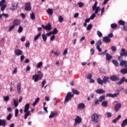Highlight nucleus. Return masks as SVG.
<instances>
[{
    "label": "nucleus",
    "mask_w": 127,
    "mask_h": 127,
    "mask_svg": "<svg viewBox=\"0 0 127 127\" xmlns=\"http://www.w3.org/2000/svg\"><path fill=\"white\" fill-rule=\"evenodd\" d=\"M101 115H99L97 113H94L91 115V122L95 124H99V119L101 118Z\"/></svg>",
    "instance_id": "nucleus-1"
},
{
    "label": "nucleus",
    "mask_w": 127,
    "mask_h": 127,
    "mask_svg": "<svg viewBox=\"0 0 127 127\" xmlns=\"http://www.w3.org/2000/svg\"><path fill=\"white\" fill-rule=\"evenodd\" d=\"M24 113H25L24 115V119L26 120L29 116H30V111H29V103H27L24 107Z\"/></svg>",
    "instance_id": "nucleus-2"
},
{
    "label": "nucleus",
    "mask_w": 127,
    "mask_h": 127,
    "mask_svg": "<svg viewBox=\"0 0 127 127\" xmlns=\"http://www.w3.org/2000/svg\"><path fill=\"white\" fill-rule=\"evenodd\" d=\"M74 124L73 125L74 127H76L77 125H80L82 123V118L79 116H77L74 120Z\"/></svg>",
    "instance_id": "nucleus-3"
},
{
    "label": "nucleus",
    "mask_w": 127,
    "mask_h": 127,
    "mask_svg": "<svg viewBox=\"0 0 127 127\" xmlns=\"http://www.w3.org/2000/svg\"><path fill=\"white\" fill-rule=\"evenodd\" d=\"M73 97H74L73 94H71V92H68L65 97L64 103H67L69 102V101H70V99H72V98H73Z\"/></svg>",
    "instance_id": "nucleus-4"
},
{
    "label": "nucleus",
    "mask_w": 127,
    "mask_h": 127,
    "mask_svg": "<svg viewBox=\"0 0 127 127\" xmlns=\"http://www.w3.org/2000/svg\"><path fill=\"white\" fill-rule=\"evenodd\" d=\"M4 2H5V0H1L0 1V7H1V11H3V10L5 9V7H6V4H4Z\"/></svg>",
    "instance_id": "nucleus-5"
},
{
    "label": "nucleus",
    "mask_w": 127,
    "mask_h": 127,
    "mask_svg": "<svg viewBox=\"0 0 127 127\" xmlns=\"http://www.w3.org/2000/svg\"><path fill=\"white\" fill-rule=\"evenodd\" d=\"M97 4H98V2L96 1L94 5L92 6V10H95V14H98V12H99V9H100V7L99 6L97 7Z\"/></svg>",
    "instance_id": "nucleus-6"
},
{
    "label": "nucleus",
    "mask_w": 127,
    "mask_h": 127,
    "mask_svg": "<svg viewBox=\"0 0 127 127\" xmlns=\"http://www.w3.org/2000/svg\"><path fill=\"white\" fill-rule=\"evenodd\" d=\"M42 27L45 30L48 31H50L51 30V28L52 27V25L50 23H49L46 26H44V25H42Z\"/></svg>",
    "instance_id": "nucleus-7"
},
{
    "label": "nucleus",
    "mask_w": 127,
    "mask_h": 127,
    "mask_svg": "<svg viewBox=\"0 0 127 127\" xmlns=\"http://www.w3.org/2000/svg\"><path fill=\"white\" fill-rule=\"evenodd\" d=\"M109 79L113 81V82H117V81H120V77L117 76V75H112Z\"/></svg>",
    "instance_id": "nucleus-8"
},
{
    "label": "nucleus",
    "mask_w": 127,
    "mask_h": 127,
    "mask_svg": "<svg viewBox=\"0 0 127 127\" xmlns=\"http://www.w3.org/2000/svg\"><path fill=\"white\" fill-rule=\"evenodd\" d=\"M25 10L29 11L31 10V4L30 2H26L25 5Z\"/></svg>",
    "instance_id": "nucleus-9"
},
{
    "label": "nucleus",
    "mask_w": 127,
    "mask_h": 127,
    "mask_svg": "<svg viewBox=\"0 0 127 127\" xmlns=\"http://www.w3.org/2000/svg\"><path fill=\"white\" fill-rule=\"evenodd\" d=\"M121 57H123V56H125L127 57V50L126 51L125 49H121V52L120 53Z\"/></svg>",
    "instance_id": "nucleus-10"
},
{
    "label": "nucleus",
    "mask_w": 127,
    "mask_h": 127,
    "mask_svg": "<svg viewBox=\"0 0 127 127\" xmlns=\"http://www.w3.org/2000/svg\"><path fill=\"white\" fill-rule=\"evenodd\" d=\"M17 6H18V2L16 3H12L10 9L11 10H15V9H17Z\"/></svg>",
    "instance_id": "nucleus-11"
},
{
    "label": "nucleus",
    "mask_w": 127,
    "mask_h": 127,
    "mask_svg": "<svg viewBox=\"0 0 127 127\" xmlns=\"http://www.w3.org/2000/svg\"><path fill=\"white\" fill-rule=\"evenodd\" d=\"M121 108H122V104L120 103L116 104L114 108L115 112L120 111Z\"/></svg>",
    "instance_id": "nucleus-12"
},
{
    "label": "nucleus",
    "mask_w": 127,
    "mask_h": 127,
    "mask_svg": "<svg viewBox=\"0 0 127 127\" xmlns=\"http://www.w3.org/2000/svg\"><path fill=\"white\" fill-rule=\"evenodd\" d=\"M125 81L126 83H127V79H126L125 77H123L120 80V81L117 82V85H122V84H123V83H124Z\"/></svg>",
    "instance_id": "nucleus-13"
},
{
    "label": "nucleus",
    "mask_w": 127,
    "mask_h": 127,
    "mask_svg": "<svg viewBox=\"0 0 127 127\" xmlns=\"http://www.w3.org/2000/svg\"><path fill=\"white\" fill-rule=\"evenodd\" d=\"M111 39L108 38L107 36H105L103 39V42H105V43H110L111 42Z\"/></svg>",
    "instance_id": "nucleus-14"
},
{
    "label": "nucleus",
    "mask_w": 127,
    "mask_h": 127,
    "mask_svg": "<svg viewBox=\"0 0 127 127\" xmlns=\"http://www.w3.org/2000/svg\"><path fill=\"white\" fill-rule=\"evenodd\" d=\"M15 53L16 55H17V56H19L20 55H22L23 52L19 49H16L15 50Z\"/></svg>",
    "instance_id": "nucleus-15"
},
{
    "label": "nucleus",
    "mask_w": 127,
    "mask_h": 127,
    "mask_svg": "<svg viewBox=\"0 0 127 127\" xmlns=\"http://www.w3.org/2000/svg\"><path fill=\"white\" fill-rule=\"evenodd\" d=\"M21 22L20 21V20L19 19H15L13 21V25H14V26H17V25H19V24H20V23Z\"/></svg>",
    "instance_id": "nucleus-16"
},
{
    "label": "nucleus",
    "mask_w": 127,
    "mask_h": 127,
    "mask_svg": "<svg viewBox=\"0 0 127 127\" xmlns=\"http://www.w3.org/2000/svg\"><path fill=\"white\" fill-rule=\"evenodd\" d=\"M96 93L97 94H99L100 95H102V94H105V91L102 88H99L95 91Z\"/></svg>",
    "instance_id": "nucleus-17"
},
{
    "label": "nucleus",
    "mask_w": 127,
    "mask_h": 127,
    "mask_svg": "<svg viewBox=\"0 0 127 127\" xmlns=\"http://www.w3.org/2000/svg\"><path fill=\"white\" fill-rule=\"evenodd\" d=\"M120 66H124L125 68H127V61H126L125 60L121 61L120 62Z\"/></svg>",
    "instance_id": "nucleus-18"
},
{
    "label": "nucleus",
    "mask_w": 127,
    "mask_h": 127,
    "mask_svg": "<svg viewBox=\"0 0 127 127\" xmlns=\"http://www.w3.org/2000/svg\"><path fill=\"white\" fill-rule=\"evenodd\" d=\"M6 124V122L5 121V119H0V127H5V125Z\"/></svg>",
    "instance_id": "nucleus-19"
},
{
    "label": "nucleus",
    "mask_w": 127,
    "mask_h": 127,
    "mask_svg": "<svg viewBox=\"0 0 127 127\" xmlns=\"http://www.w3.org/2000/svg\"><path fill=\"white\" fill-rule=\"evenodd\" d=\"M32 80H34V82H37L39 80L41 79H39V76L37 74H35L33 75Z\"/></svg>",
    "instance_id": "nucleus-20"
},
{
    "label": "nucleus",
    "mask_w": 127,
    "mask_h": 127,
    "mask_svg": "<svg viewBox=\"0 0 127 127\" xmlns=\"http://www.w3.org/2000/svg\"><path fill=\"white\" fill-rule=\"evenodd\" d=\"M78 110H83L85 109V104L84 103H79L77 106Z\"/></svg>",
    "instance_id": "nucleus-21"
},
{
    "label": "nucleus",
    "mask_w": 127,
    "mask_h": 127,
    "mask_svg": "<svg viewBox=\"0 0 127 127\" xmlns=\"http://www.w3.org/2000/svg\"><path fill=\"white\" fill-rule=\"evenodd\" d=\"M112 62L113 64H114V66H115V67H119L120 64H119V62H118V61L116 60H113Z\"/></svg>",
    "instance_id": "nucleus-22"
},
{
    "label": "nucleus",
    "mask_w": 127,
    "mask_h": 127,
    "mask_svg": "<svg viewBox=\"0 0 127 127\" xmlns=\"http://www.w3.org/2000/svg\"><path fill=\"white\" fill-rule=\"evenodd\" d=\"M57 115V113L54 112V111H51V114L49 116V119H53L54 117H55Z\"/></svg>",
    "instance_id": "nucleus-23"
},
{
    "label": "nucleus",
    "mask_w": 127,
    "mask_h": 127,
    "mask_svg": "<svg viewBox=\"0 0 127 127\" xmlns=\"http://www.w3.org/2000/svg\"><path fill=\"white\" fill-rule=\"evenodd\" d=\"M71 91H72V92L73 93V94H74V95H80V91H79L74 88H72Z\"/></svg>",
    "instance_id": "nucleus-24"
},
{
    "label": "nucleus",
    "mask_w": 127,
    "mask_h": 127,
    "mask_svg": "<svg viewBox=\"0 0 127 127\" xmlns=\"http://www.w3.org/2000/svg\"><path fill=\"white\" fill-rule=\"evenodd\" d=\"M106 60L107 61H110L112 59V58H113V56H111V55L108 53L106 54Z\"/></svg>",
    "instance_id": "nucleus-25"
},
{
    "label": "nucleus",
    "mask_w": 127,
    "mask_h": 127,
    "mask_svg": "<svg viewBox=\"0 0 127 127\" xmlns=\"http://www.w3.org/2000/svg\"><path fill=\"white\" fill-rule=\"evenodd\" d=\"M39 100H40L39 97L36 98L35 102L32 104V106L33 107H35V106H36V105H37V103H38L39 102Z\"/></svg>",
    "instance_id": "nucleus-26"
},
{
    "label": "nucleus",
    "mask_w": 127,
    "mask_h": 127,
    "mask_svg": "<svg viewBox=\"0 0 127 127\" xmlns=\"http://www.w3.org/2000/svg\"><path fill=\"white\" fill-rule=\"evenodd\" d=\"M127 125V118L123 121V122L121 124V127H125Z\"/></svg>",
    "instance_id": "nucleus-27"
},
{
    "label": "nucleus",
    "mask_w": 127,
    "mask_h": 127,
    "mask_svg": "<svg viewBox=\"0 0 127 127\" xmlns=\"http://www.w3.org/2000/svg\"><path fill=\"white\" fill-rule=\"evenodd\" d=\"M110 79V77H108V76H104L102 80L103 83H107V82H108V81H109V79Z\"/></svg>",
    "instance_id": "nucleus-28"
},
{
    "label": "nucleus",
    "mask_w": 127,
    "mask_h": 127,
    "mask_svg": "<svg viewBox=\"0 0 127 127\" xmlns=\"http://www.w3.org/2000/svg\"><path fill=\"white\" fill-rule=\"evenodd\" d=\"M102 43L103 42L101 40H98L96 43V47H100V46L102 45Z\"/></svg>",
    "instance_id": "nucleus-29"
},
{
    "label": "nucleus",
    "mask_w": 127,
    "mask_h": 127,
    "mask_svg": "<svg viewBox=\"0 0 127 127\" xmlns=\"http://www.w3.org/2000/svg\"><path fill=\"white\" fill-rule=\"evenodd\" d=\"M20 86H21L20 83H18L17 89V92L18 94H20V93H21V92L20 91H21V88L20 87Z\"/></svg>",
    "instance_id": "nucleus-30"
},
{
    "label": "nucleus",
    "mask_w": 127,
    "mask_h": 127,
    "mask_svg": "<svg viewBox=\"0 0 127 127\" xmlns=\"http://www.w3.org/2000/svg\"><path fill=\"white\" fill-rule=\"evenodd\" d=\"M121 118H122V116L119 115L117 118L113 120V123H114V124H116V123H117V122H118V121H119Z\"/></svg>",
    "instance_id": "nucleus-31"
},
{
    "label": "nucleus",
    "mask_w": 127,
    "mask_h": 127,
    "mask_svg": "<svg viewBox=\"0 0 127 127\" xmlns=\"http://www.w3.org/2000/svg\"><path fill=\"white\" fill-rule=\"evenodd\" d=\"M121 73L122 74H127V68H124L120 70Z\"/></svg>",
    "instance_id": "nucleus-32"
},
{
    "label": "nucleus",
    "mask_w": 127,
    "mask_h": 127,
    "mask_svg": "<svg viewBox=\"0 0 127 127\" xmlns=\"http://www.w3.org/2000/svg\"><path fill=\"white\" fill-rule=\"evenodd\" d=\"M37 73H38V74H37V75L39 76V79L41 80L42 79V78L43 77V74L40 71H38L37 72Z\"/></svg>",
    "instance_id": "nucleus-33"
},
{
    "label": "nucleus",
    "mask_w": 127,
    "mask_h": 127,
    "mask_svg": "<svg viewBox=\"0 0 127 127\" xmlns=\"http://www.w3.org/2000/svg\"><path fill=\"white\" fill-rule=\"evenodd\" d=\"M97 82L98 83L99 85H103V83H104L103 80L100 77L97 78Z\"/></svg>",
    "instance_id": "nucleus-34"
},
{
    "label": "nucleus",
    "mask_w": 127,
    "mask_h": 127,
    "mask_svg": "<svg viewBox=\"0 0 127 127\" xmlns=\"http://www.w3.org/2000/svg\"><path fill=\"white\" fill-rule=\"evenodd\" d=\"M111 27L112 29H115L118 27V24L116 23H112L111 24Z\"/></svg>",
    "instance_id": "nucleus-35"
},
{
    "label": "nucleus",
    "mask_w": 127,
    "mask_h": 127,
    "mask_svg": "<svg viewBox=\"0 0 127 127\" xmlns=\"http://www.w3.org/2000/svg\"><path fill=\"white\" fill-rule=\"evenodd\" d=\"M47 13L49 15H52L53 14V9L49 8L47 10Z\"/></svg>",
    "instance_id": "nucleus-36"
},
{
    "label": "nucleus",
    "mask_w": 127,
    "mask_h": 127,
    "mask_svg": "<svg viewBox=\"0 0 127 127\" xmlns=\"http://www.w3.org/2000/svg\"><path fill=\"white\" fill-rule=\"evenodd\" d=\"M40 36H41V33H39L38 35H37L36 36H35L34 37V41H36V40H37V39H38V38H39V37H40Z\"/></svg>",
    "instance_id": "nucleus-37"
},
{
    "label": "nucleus",
    "mask_w": 127,
    "mask_h": 127,
    "mask_svg": "<svg viewBox=\"0 0 127 127\" xmlns=\"http://www.w3.org/2000/svg\"><path fill=\"white\" fill-rule=\"evenodd\" d=\"M52 33L53 35H54V34H57V33H58V30H57V29L55 28L52 32Z\"/></svg>",
    "instance_id": "nucleus-38"
},
{
    "label": "nucleus",
    "mask_w": 127,
    "mask_h": 127,
    "mask_svg": "<svg viewBox=\"0 0 127 127\" xmlns=\"http://www.w3.org/2000/svg\"><path fill=\"white\" fill-rule=\"evenodd\" d=\"M106 97L105 95H102L99 97V102H103L105 100Z\"/></svg>",
    "instance_id": "nucleus-39"
},
{
    "label": "nucleus",
    "mask_w": 127,
    "mask_h": 127,
    "mask_svg": "<svg viewBox=\"0 0 127 127\" xmlns=\"http://www.w3.org/2000/svg\"><path fill=\"white\" fill-rule=\"evenodd\" d=\"M58 18H59V22H62L63 21H64V18L62 17V16L60 15L58 16Z\"/></svg>",
    "instance_id": "nucleus-40"
},
{
    "label": "nucleus",
    "mask_w": 127,
    "mask_h": 127,
    "mask_svg": "<svg viewBox=\"0 0 127 127\" xmlns=\"http://www.w3.org/2000/svg\"><path fill=\"white\" fill-rule=\"evenodd\" d=\"M30 17L33 20H35V15H34V12H32V13L30 14Z\"/></svg>",
    "instance_id": "nucleus-41"
},
{
    "label": "nucleus",
    "mask_w": 127,
    "mask_h": 127,
    "mask_svg": "<svg viewBox=\"0 0 127 127\" xmlns=\"http://www.w3.org/2000/svg\"><path fill=\"white\" fill-rule=\"evenodd\" d=\"M102 107H107V106H108V102L107 101H103L102 103Z\"/></svg>",
    "instance_id": "nucleus-42"
},
{
    "label": "nucleus",
    "mask_w": 127,
    "mask_h": 127,
    "mask_svg": "<svg viewBox=\"0 0 127 127\" xmlns=\"http://www.w3.org/2000/svg\"><path fill=\"white\" fill-rule=\"evenodd\" d=\"M46 83V80H44L42 82V88H44V89H45L47 86H44V85H45Z\"/></svg>",
    "instance_id": "nucleus-43"
},
{
    "label": "nucleus",
    "mask_w": 127,
    "mask_h": 127,
    "mask_svg": "<svg viewBox=\"0 0 127 127\" xmlns=\"http://www.w3.org/2000/svg\"><path fill=\"white\" fill-rule=\"evenodd\" d=\"M92 27H93V25L92 24H90L87 26L86 29L87 30H91Z\"/></svg>",
    "instance_id": "nucleus-44"
},
{
    "label": "nucleus",
    "mask_w": 127,
    "mask_h": 127,
    "mask_svg": "<svg viewBox=\"0 0 127 127\" xmlns=\"http://www.w3.org/2000/svg\"><path fill=\"white\" fill-rule=\"evenodd\" d=\"M92 77H93V74L89 73L86 76V79H87V80H90V79H92Z\"/></svg>",
    "instance_id": "nucleus-45"
},
{
    "label": "nucleus",
    "mask_w": 127,
    "mask_h": 127,
    "mask_svg": "<svg viewBox=\"0 0 127 127\" xmlns=\"http://www.w3.org/2000/svg\"><path fill=\"white\" fill-rule=\"evenodd\" d=\"M14 106L15 107H17L18 106V101L17 100L14 99L13 100Z\"/></svg>",
    "instance_id": "nucleus-46"
},
{
    "label": "nucleus",
    "mask_w": 127,
    "mask_h": 127,
    "mask_svg": "<svg viewBox=\"0 0 127 127\" xmlns=\"http://www.w3.org/2000/svg\"><path fill=\"white\" fill-rule=\"evenodd\" d=\"M42 37L43 41H46V40H47V37L46 36V35H45V34H43L42 35Z\"/></svg>",
    "instance_id": "nucleus-47"
},
{
    "label": "nucleus",
    "mask_w": 127,
    "mask_h": 127,
    "mask_svg": "<svg viewBox=\"0 0 127 127\" xmlns=\"http://www.w3.org/2000/svg\"><path fill=\"white\" fill-rule=\"evenodd\" d=\"M119 23L120 25H123V26H125V21L122 20L119 21Z\"/></svg>",
    "instance_id": "nucleus-48"
},
{
    "label": "nucleus",
    "mask_w": 127,
    "mask_h": 127,
    "mask_svg": "<svg viewBox=\"0 0 127 127\" xmlns=\"http://www.w3.org/2000/svg\"><path fill=\"white\" fill-rule=\"evenodd\" d=\"M3 99H4V101H5V102H7L9 100V96H4Z\"/></svg>",
    "instance_id": "nucleus-49"
},
{
    "label": "nucleus",
    "mask_w": 127,
    "mask_h": 127,
    "mask_svg": "<svg viewBox=\"0 0 127 127\" xmlns=\"http://www.w3.org/2000/svg\"><path fill=\"white\" fill-rule=\"evenodd\" d=\"M22 30H23V29L22 27L20 26L18 28V33H21V32H22Z\"/></svg>",
    "instance_id": "nucleus-50"
},
{
    "label": "nucleus",
    "mask_w": 127,
    "mask_h": 127,
    "mask_svg": "<svg viewBox=\"0 0 127 127\" xmlns=\"http://www.w3.org/2000/svg\"><path fill=\"white\" fill-rule=\"evenodd\" d=\"M42 65H43V63H42V62H40L37 65V68H40L41 67V66H42Z\"/></svg>",
    "instance_id": "nucleus-51"
},
{
    "label": "nucleus",
    "mask_w": 127,
    "mask_h": 127,
    "mask_svg": "<svg viewBox=\"0 0 127 127\" xmlns=\"http://www.w3.org/2000/svg\"><path fill=\"white\" fill-rule=\"evenodd\" d=\"M97 35L99 36V37H102L103 36V34L101 31H97Z\"/></svg>",
    "instance_id": "nucleus-52"
},
{
    "label": "nucleus",
    "mask_w": 127,
    "mask_h": 127,
    "mask_svg": "<svg viewBox=\"0 0 127 127\" xmlns=\"http://www.w3.org/2000/svg\"><path fill=\"white\" fill-rule=\"evenodd\" d=\"M78 5L79 7H83L84 6V3L82 2H79L78 3Z\"/></svg>",
    "instance_id": "nucleus-53"
},
{
    "label": "nucleus",
    "mask_w": 127,
    "mask_h": 127,
    "mask_svg": "<svg viewBox=\"0 0 127 127\" xmlns=\"http://www.w3.org/2000/svg\"><path fill=\"white\" fill-rule=\"evenodd\" d=\"M29 46H30V43L29 42V41L26 42V43L25 44V47L26 48H28L29 47Z\"/></svg>",
    "instance_id": "nucleus-54"
},
{
    "label": "nucleus",
    "mask_w": 127,
    "mask_h": 127,
    "mask_svg": "<svg viewBox=\"0 0 127 127\" xmlns=\"http://www.w3.org/2000/svg\"><path fill=\"white\" fill-rule=\"evenodd\" d=\"M12 117V115L11 114H9L7 117V121H10V119H11Z\"/></svg>",
    "instance_id": "nucleus-55"
},
{
    "label": "nucleus",
    "mask_w": 127,
    "mask_h": 127,
    "mask_svg": "<svg viewBox=\"0 0 127 127\" xmlns=\"http://www.w3.org/2000/svg\"><path fill=\"white\" fill-rule=\"evenodd\" d=\"M111 49H112L113 52H115L117 50V47L113 46L111 47Z\"/></svg>",
    "instance_id": "nucleus-56"
},
{
    "label": "nucleus",
    "mask_w": 127,
    "mask_h": 127,
    "mask_svg": "<svg viewBox=\"0 0 127 127\" xmlns=\"http://www.w3.org/2000/svg\"><path fill=\"white\" fill-rule=\"evenodd\" d=\"M18 109H16L15 110V117H17V116H18Z\"/></svg>",
    "instance_id": "nucleus-57"
},
{
    "label": "nucleus",
    "mask_w": 127,
    "mask_h": 127,
    "mask_svg": "<svg viewBox=\"0 0 127 127\" xmlns=\"http://www.w3.org/2000/svg\"><path fill=\"white\" fill-rule=\"evenodd\" d=\"M119 95H120L119 93H114V94H112V98H116V97H118V96H119Z\"/></svg>",
    "instance_id": "nucleus-58"
},
{
    "label": "nucleus",
    "mask_w": 127,
    "mask_h": 127,
    "mask_svg": "<svg viewBox=\"0 0 127 127\" xmlns=\"http://www.w3.org/2000/svg\"><path fill=\"white\" fill-rule=\"evenodd\" d=\"M114 36V34H113V33H110L107 37H108V38H112Z\"/></svg>",
    "instance_id": "nucleus-59"
},
{
    "label": "nucleus",
    "mask_w": 127,
    "mask_h": 127,
    "mask_svg": "<svg viewBox=\"0 0 127 127\" xmlns=\"http://www.w3.org/2000/svg\"><path fill=\"white\" fill-rule=\"evenodd\" d=\"M106 115L108 118H111V117H112V113H111V112H107Z\"/></svg>",
    "instance_id": "nucleus-60"
},
{
    "label": "nucleus",
    "mask_w": 127,
    "mask_h": 127,
    "mask_svg": "<svg viewBox=\"0 0 127 127\" xmlns=\"http://www.w3.org/2000/svg\"><path fill=\"white\" fill-rule=\"evenodd\" d=\"M90 53L91 55H94V54L95 53V49H94V48L91 49L90 50Z\"/></svg>",
    "instance_id": "nucleus-61"
},
{
    "label": "nucleus",
    "mask_w": 127,
    "mask_h": 127,
    "mask_svg": "<svg viewBox=\"0 0 127 127\" xmlns=\"http://www.w3.org/2000/svg\"><path fill=\"white\" fill-rule=\"evenodd\" d=\"M96 16V14L93 13L89 18L90 19H94L95 18V17Z\"/></svg>",
    "instance_id": "nucleus-62"
},
{
    "label": "nucleus",
    "mask_w": 127,
    "mask_h": 127,
    "mask_svg": "<svg viewBox=\"0 0 127 127\" xmlns=\"http://www.w3.org/2000/svg\"><path fill=\"white\" fill-rule=\"evenodd\" d=\"M1 15V17L4 16L6 18H7V17H8V14L3 13Z\"/></svg>",
    "instance_id": "nucleus-63"
},
{
    "label": "nucleus",
    "mask_w": 127,
    "mask_h": 127,
    "mask_svg": "<svg viewBox=\"0 0 127 127\" xmlns=\"http://www.w3.org/2000/svg\"><path fill=\"white\" fill-rule=\"evenodd\" d=\"M15 26H14V25L13 24V25H12L11 27H9V31H11V30H12V29H13V28H14V27Z\"/></svg>",
    "instance_id": "nucleus-64"
}]
</instances>
